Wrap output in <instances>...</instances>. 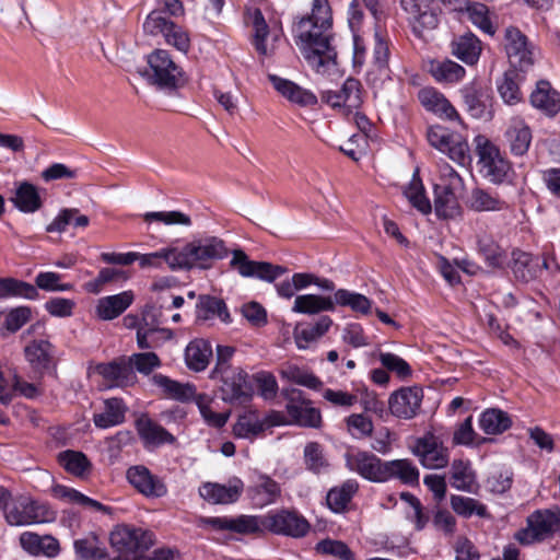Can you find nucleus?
<instances>
[{
    "mask_svg": "<svg viewBox=\"0 0 560 560\" xmlns=\"http://www.w3.org/2000/svg\"><path fill=\"white\" fill-rule=\"evenodd\" d=\"M332 15L328 0H313L312 12L294 25L298 45L307 61L318 73L336 66L337 51L332 45Z\"/></svg>",
    "mask_w": 560,
    "mask_h": 560,
    "instance_id": "obj_1",
    "label": "nucleus"
},
{
    "mask_svg": "<svg viewBox=\"0 0 560 560\" xmlns=\"http://www.w3.org/2000/svg\"><path fill=\"white\" fill-rule=\"evenodd\" d=\"M176 270L206 269L211 261L222 259L228 255L224 242L217 236H205L187 243L183 247H173Z\"/></svg>",
    "mask_w": 560,
    "mask_h": 560,
    "instance_id": "obj_2",
    "label": "nucleus"
},
{
    "mask_svg": "<svg viewBox=\"0 0 560 560\" xmlns=\"http://www.w3.org/2000/svg\"><path fill=\"white\" fill-rule=\"evenodd\" d=\"M148 67L141 72L147 82L165 93H174L183 88L187 78L184 70L164 49H155L147 57Z\"/></svg>",
    "mask_w": 560,
    "mask_h": 560,
    "instance_id": "obj_3",
    "label": "nucleus"
},
{
    "mask_svg": "<svg viewBox=\"0 0 560 560\" xmlns=\"http://www.w3.org/2000/svg\"><path fill=\"white\" fill-rule=\"evenodd\" d=\"M475 141L480 174L493 184L510 182L513 168L500 149L483 136H477Z\"/></svg>",
    "mask_w": 560,
    "mask_h": 560,
    "instance_id": "obj_4",
    "label": "nucleus"
},
{
    "mask_svg": "<svg viewBox=\"0 0 560 560\" xmlns=\"http://www.w3.org/2000/svg\"><path fill=\"white\" fill-rule=\"evenodd\" d=\"M4 517L11 526H26L51 522L56 513L43 502L28 495H19L14 499L11 497Z\"/></svg>",
    "mask_w": 560,
    "mask_h": 560,
    "instance_id": "obj_5",
    "label": "nucleus"
},
{
    "mask_svg": "<svg viewBox=\"0 0 560 560\" xmlns=\"http://www.w3.org/2000/svg\"><path fill=\"white\" fill-rule=\"evenodd\" d=\"M527 526L514 534V539L528 546L552 537L560 530V510H536L527 516Z\"/></svg>",
    "mask_w": 560,
    "mask_h": 560,
    "instance_id": "obj_6",
    "label": "nucleus"
},
{
    "mask_svg": "<svg viewBox=\"0 0 560 560\" xmlns=\"http://www.w3.org/2000/svg\"><path fill=\"white\" fill-rule=\"evenodd\" d=\"M427 139L430 145L447 154L457 164L465 166L470 163L469 145L462 135L436 125L428 128Z\"/></svg>",
    "mask_w": 560,
    "mask_h": 560,
    "instance_id": "obj_7",
    "label": "nucleus"
},
{
    "mask_svg": "<svg viewBox=\"0 0 560 560\" xmlns=\"http://www.w3.org/2000/svg\"><path fill=\"white\" fill-rule=\"evenodd\" d=\"M112 547L121 556L133 558L148 550L154 544V535L150 530L129 525L116 526L109 536Z\"/></svg>",
    "mask_w": 560,
    "mask_h": 560,
    "instance_id": "obj_8",
    "label": "nucleus"
},
{
    "mask_svg": "<svg viewBox=\"0 0 560 560\" xmlns=\"http://www.w3.org/2000/svg\"><path fill=\"white\" fill-rule=\"evenodd\" d=\"M281 395L287 400L285 409L291 421L301 427L317 428L322 422L320 412L312 406L304 392L294 388H282Z\"/></svg>",
    "mask_w": 560,
    "mask_h": 560,
    "instance_id": "obj_9",
    "label": "nucleus"
},
{
    "mask_svg": "<svg viewBox=\"0 0 560 560\" xmlns=\"http://www.w3.org/2000/svg\"><path fill=\"white\" fill-rule=\"evenodd\" d=\"M389 55L388 39L376 31L374 34L372 59L365 74L368 84L373 89H381L386 82L392 80Z\"/></svg>",
    "mask_w": 560,
    "mask_h": 560,
    "instance_id": "obj_10",
    "label": "nucleus"
},
{
    "mask_svg": "<svg viewBox=\"0 0 560 560\" xmlns=\"http://www.w3.org/2000/svg\"><path fill=\"white\" fill-rule=\"evenodd\" d=\"M504 49L510 63L521 70L527 71L535 61V46L530 44L517 27L509 26L504 31Z\"/></svg>",
    "mask_w": 560,
    "mask_h": 560,
    "instance_id": "obj_11",
    "label": "nucleus"
},
{
    "mask_svg": "<svg viewBox=\"0 0 560 560\" xmlns=\"http://www.w3.org/2000/svg\"><path fill=\"white\" fill-rule=\"evenodd\" d=\"M411 452L419 458L421 465L428 469L444 468L450 460L448 450L432 433H427L417 439L411 446Z\"/></svg>",
    "mask_w": 560,
    "mask_h": 560,
    "instance_id": "obj_12",
    "label": "nucleus"
},
{
    "mask_svg": "<svg viewBox=\"0 0 560 560\" xmlns=\"http://www.w3.org/2000/svg\"><path fill=\"white\" fill-rule=\"evenodd\" d=\"M261 525L275 534L294 538L304 537L310 530L306 518L289 510L269 513L262 518Z\"/></svg>",
    "mask_w": 560,
    "mask_h": 560,
    "instance_id": "obj_13",
    "label": "nucleus"
},
{
    "mask_svg": "<svg viewBox=\"0 0 560 560\" xmlns=\"http://www.w3.org/2000/svg\"><path fill=\"white\" fill-rule=\"evenodd\" d=\"M346 467L361 476L363 479L375 483L384 482L385 462L377 455L368 451L348 452L345 455Z\"/></svg>",
    "mask_w": 560,
    "mask_h": 560,
    "instance_id": "obj_14",
    "label": "nucleus"
},
{
    "mask_svg": "<svg viewBox=\"0 0 560 560\" xmlns=\"http://www.w3.org/2000/svg\"><path fill=\"white\" fill-rule=\"evenodd\" d=\"M126 479L133 489L149 499L163 498L168 492L164 480L144 465L130 466L126 471Z\"/></svg>",
    "mask_w": 560,
    "mask_h": 560,
    "instance_id": "obj_15",
    "label": "nucleus"
},
{
    "mask_svg": "<svg viewBox=\"0 0 560 560\" xmlns=\"http://www.w3.org/2000/svg\"><path fill=\"white\" fill-rule=\"evenodd\" d=\"M230 264L242 277H256L268 282H272L287 272V268L282 266L266 261L249 260L247 255L241 249L233 250V257Z\"/></svg>",
    "mask_w": 560,
    "mask_h": 560,
    "instance_id": "obj_16",
    "label": "nucleus"
},
{
    "mask_svg": "<svg viewBox=\"0 0 560 560\" xmlns=\"http://www.w3.org/2000/svg\"><path fill=\"white\" fill-rule=\"evenodd\" d=\"M247 373L240 366L234 371L218 376L220 380L221 398L230 404H243L250 398L252 387L247 381Z\"/></svg>",
    "mask_w": 560,
    "mask_h": 560,
    "instance_id": "obj_17",
    "label": "nucleus"
},
{
    "mask_svg": "<svg viewBox=\"0 0 560 560\" xmlns=\"http://www.w3.org/2000/svg\"><path fill=\"white\" fill-rule=\"evenodd\" d=\"M423 390L420 387H402L393 393L388 399V408L393 416L401 419L413 418L421 406Z\"/></svg>",
    "mask_w": 560,
    "mask_h": 560,
    "instance_id": "obj_18",
    "label": "nucleus"
},
{
    "mask_svg": "<svg viewBox=\"0 0 560 560\" xmlns=\"http://www.w3.org/2000/svg\"><path fill=\"white\" fill-rule=\"evenodd\" d=\"M438 0H401V7L410 15L413 30L421 33L423 30H433L438 26Z\"/></svg>",
    "mask_w": 560,
    "mask_h": 560,
    "instance_id": "obj_19",
    "label": "nucleus"
},
{
    "mask_svg": "<svg viewBox=\"0 0 560 560\" xmlns=\"http://www.w3.org/2000/svg\"><path fill=\"white\" fill-rule=\"evenodd\" d=\"M135 428L144 448L173 444L176 441L171 432L152 420L148 413H140L137 417Z\"/></svg>",
    "mask_w": 560,
    "mask_h": 560,
    "instance_id": "obj_20",
    "label": "nucleus"
},
{
    "mask_svg": "<svg viewBox=\"0 0 560 560\" xmlns=\"http://www.w3.org/2000/svg\"><path fill=\"white\" fill-rule=\"evenodd\" d=\"M243 489V481L238 478H233L228 485L205 482L199 488V494L203 500L212 504H230L238 500Z\"/></svg>",
    "mask_w": 560,
    "mask_h": 560,
    "instance_id": "obj_21",
    "label": "nucleus"
},
{
    "mask_svg": "<svg viewBox=\"0 0 560 560\" xmlns=\"http://www.w3.org/2000/svg\"><path fill=\"white\" fill-rule=\"evenodd\" d=\"M460 95L469 115L477 119L491 117V98L487 90L477 82H471L460 89Z\"/></svg>",
    "mask_w": 560,
    "mask_h": 560,
    "instance_id": "obj_22",
    "label": "nucleus"
},
{
    "mask_svg": "<svg viewBox=\"0 0 560 560\" xmlns=\"http://www.w3.org/2000/svg\"><path fill=\"white\" fill-rule=\"evenodd\" d=\"M505 142L513 155H524L532 143V130L526 121L518 116L512 117L504 132Z\"/></svg>",
    "mask_w": 560,
    "mask_h": 560,
    "instance_id": "obj_23",
    "label": "nucleus"
},
{
    "mask_svg": "<svg viewBox=\"0 0 560 560\" xmlns=\"http://www.w3.org/2000/svg\"><path fill=\"white\" fill-rule=\"evenodd\" d=\"M421 105L429 112L447 120H460L459 114L451 102L434 88H423L418 93Z\"/></svg>",
    "mask_w": 560,
    "mask_h": 560,
    "instance_id": "obj_24",
    "label": "nucleus"
},
{
    "mask_svg": "<svg viewBox=\"0 0 560 560\" xmlns=\"http://www.w3.org/2000/svg\"><path fill=\"white\" fill-rule=\"evenodd\" d=\"M247 495L255 508L275 503L281 495L279 483L267 475H258L247 489Z\"/></svg>",
    "mask_w": 560,
    "mask_h": 560,
    "instance_id": "obj_25",
    "label": "nucleus"
},
{
    "mask_svg": "<svg viewBox=\"0 0 560 560\" xmlns=\"http://www.w3.org/2000/svg\"><path fill=\"white\" fill-rule=\"evenodd\" d=\"M200 524L215 530H230L238 534H253L260 529L256 516L241 515L238 517H202Z\"/></svg>",
    "mask_w": 560,
    "mask_h": 560,
    "instance_id": "obj_26",
    "label": "nucleus"
},
{
    "mask_svg": "<svg viewBox=\"0 0 560 560\" xmlns=\"http://www.w3.org/2000/svg\"><path fill=\"white\" fill-rule=\"evenodd\" d=\"M529 100L532 106L546 116L553 117L560 112V93L548 81H538Z\"/></svg>",
    "mask_w": 560,
    "mask_h": 560,
    "instance_id": "obj_27",
    "label": "nucleus"
},
{
    "mask_svg": "<svg viewBox=\"0 0 560 560\" xmlns=\"http://www.w3.org/2000/svg\"><path fill=\"white\" fill-rule=\"evenodd\" d=\"M481 51V42L471 32L458 35L451 42L452 55L468 66L478 62Z\"/></svg>",
    "mask_w": 560,
    "mask_h": 560,
    "instance_id": "obj_28",
    "label": "nucleus"
},
{
    "mask_svg": "<svg viewBox=\"0 0 560 560\" xmlns=\"http://www.w3.org/2000/svg\"><path fill=\"white\" fill-rule=\"evenodd\" d=\"M509 265L514 277L522 282L534 280L540 271L539 258L517 248L513 249Z\"/></svg>",
    "mask_w": 560,
    "mask_h": 560,
    "instance_id": "obj_29",
    "label": "nucleus"
},
{
    "mask_svg": "<svg viewBox=\"0 0 560 560\" xmlns=\"http://www.w3.org/2000/svg\"><path fill=\"white\" fill-rule=\"evenodd\" d=\"M20 544L25 551L33 556L44 555L54 558L60 551L59 541L49 535L39 536L32 532H25L20 536Z\"/></svg>",
    "mask_w": 560,
    "mask_h": 560,
    "instance_id": "obj_30",
    "label": "nucleus"
},
{
    "mask_svg": "<svg viewBox=\"0 0 560 560\" xmlns=\"http://www.w3.org/2000/svg\"><path fill=\"white\" fill-rule=\"evenodd\" d=\"M132 291H124L98 300L96 314L103 320H112L120 316L133 302Z\"/></svg>",
    "mask_w": 560,
    "mask_h": 560,
    "instance_id": "obj_31",
    "label": "nucleus"
},
{
    "mask_svg": "<svg viewBox=\"0 0 560 560\" xmlns=\"http://www.w3.org/2000/svg\"><path fill=\"white\" fill-rule=\"evenodd\" d=\"M96 371L110 386L125 387L130 385L135 378L132 368L124 359L101 363L96 366Z\"/></svg>",
    "mask_w": 560,
    "mask_h": 560,
    "instance_id": "obj_32",
    "label": "nucleus"
},
{
    "mask_svg": "<svg viewBox=\"0 0 560 560\" xmlns=\"http://www.w3.org/2000/svg\"><path fill=\"white\" fill-rule=\"evenodd\" d=\"M428 71L436 82L446 84L457 83L466 74L463 66L447 58L430 60Z\"/></svg>",
    "mask_w": 560,
    "mask_h": 560,
    "instance_id": "obj_33",
    "label": "nucleus"
},
{
    "mask_svg": "<svg viewBox=\"0 0 560 560\" xmlns=\"http://www.w3.org/2000/svg\"><path fill=\"white\" fill-rule=\"evenodd\" d=\"M212 354L211 343L203 338H196L185 349L186 365L195 372L205 371L209 365Z\"/></svg>",
    "mask_w": 560,
    "mask_h": 560,
    "instance_id": "obj_34",
    "label": "nucleus"
},
{
    "mask_svg": "<svg viewBox=\"0 0 560 560\" xmlns=\"http://www.w3.org/2000/svg\"><path fill=\"white\" fill-rule=\"evenodd\" d=\"M196 317L199 322L212 320L219 318L222 323H231V315L226 304L222 299L200 295L196 305Z\"/></svg>",
    "mask_w": 560,
    "mask_h": 560,
    "instance_id": "obj_35",
    "label": "nucleus"
},
{
    "mask_svg": "<svg viewBox=\"0 0 560 560\" xmlns=\"http://www.w3.org/2000/svg\"><path fill=\"white\" fill-rule=\"evenodd\" d=\"M384 482L390 479H398L401 483L416 486L419 483V469L410 459H393L385 462Z\"/></svg>",
    "mask_w": 560,
    "mask_h": 560,
    "instance_id": "obj_36",
    "label": "nucleus"
},
{
    "mask_svg": "<svg viewBox=\"0 0 560 560\" xmlns=\"http://www.w3.org/2000/svg\"><path fill=\"white\" fill-rule=\"evenodd\" d=\"M273 88L290 102L296 103L301 106L315 105L317 97L290 80L279 78L277 75H269Z\"/></svg>",
    "mask_w": 560,
    "mask_h": 560,
    "instance_id": "obj_37",
    "label": "nucleus"
},
{
    "mask_svg": "<svg viewBox=\"0 0 560 560\" xmlns=\"http://www.w3.org/2000/svg\"><path fill=\"white\" fill-rule=\"evenodd\" d=\"M128 408L121 398H108L104 401V411L94 413L93 422L100 429H107L125 422Z\"/></svg>",
    "mask_w": 560,
    "mask_h": 560,
    "instance_id": "obj_38",
    "label": "nucleus"
},
{
    "mask_svg": "<svg viewBox=\"0 0 560 560\" xmlns=\"http://www.w3.org/2000/svg\"><path fill=\"white\" fill-rule=\"evenodd\" d=\"M459 188H448L435 186L434 209L439 218L455 219L462 213V209L456 196Z\"/></svg>",
    "mask_w": 560,
    "mask_h": 560,
    "instance_id": "obj_39",
    "label": "nucleus"
},
{
    "mask_svg": "<svg viewBox=\"0 0 560 560\" xmlns=\"http://www.w3.org/2000/svg\"><path fill=\"white\" fill-rule=\"evenodd\" d=\"M11 201L24 213H34L39 210L43 205L38 188L28 182H21L16 185Z\"/></svg>",
    "mask_w": 560,
    "mask_h": 560,
    "instance_id": "obj_40",
    "label": "nucleus"
},
{
    "mask_svg": "<svg viewBox=\"0 0 560 560\" xmlns=\"http://www.w3.org/2000/svg\"><path fill=\"white\" fill-rule=\"evenodd\" d=\"M335 302L331 296L318 294L298 295L294 300L292 311L294 313L315 315L322 312H332Z\"/></svg>",
    "mask_w": 560,
    "mask_h": 560,
    "instance_id": "obj_41",
    "label": "nucleus"
},
{
    "mask_svg": "<svg viewBox=\"0 0 560 560\" xmlns=\"http://www.w3.org/2000/svg\"><path fill=\"white\" fill-rule=\"evenodd\" d=\"M358 490L359 483L355 479H347L340 486L331 488L326 497L329 509L336 513L345 512Z\"/></svg>",
    "mask_w": 560,
    "mask_h": 560,
    "instance_id": "obj_42",
    "label": "nucleus"
},
{
    "mask_svg": "<svg viewBox=\"0 0 560 560\" xmlns=\"http://www.w3.org/2000/svg\"><path fill=\"white\" fill-rule=\"evenodd\" d=\"M74 551L81 560H107L108 555L106 548L100 541L94 533L75 539L73 542Z\"/></svg>",
    "mask_w": 560,
    "mask_h": 560,
    "instance_id": "obj_43",
    "label": "nucleus"
},
{
    "mask_svg": "<svg viewBox=\"0 0 560 560\" xmlns=\"http://www.w3.org/2000/svg\"><path fill=\"white\" fill-rule=\"evenodd\" d=\"M511 425L512 420L508 412L497 408L485 410L479 418V427L486 434H501Z\"/></svg>",
    "mask_w": 560,
    "mask_h": 560,
    "instance_id": "obj_44",
    "label": "nucleus"
},
{
    "mask_svg": "<svg viewBox=\"0 0 560 560\" xmlns=\"http://www.w3.org/2000/svg\"><path fill=\"white\" fill-rule=\"evenodd\" d=\"M38 290L35 285L15 278H0V300L11 298L38 299Z\"/></svg>",
    "mask_w": 560,
    "mask_h": 560,
    "instance_id": "obj_45",
    "label": "nucleus"
},
{
    "mask_svg": "<svg viewBox=\"0 0 560 560\" xmlns=\"http://www.w3.org/2000/svg\"><path fill=\"white\" fill-rule=\"evenodd\" d=\"M54 347L47 340H34L25 348V357L37 371L47 370L52 361Z\"/></svg>",
    "mask_w": 560,
    "mask_h": 560,
    "instance_id": "obj_46",
    "label": "nucleus"
},
{
    "mask_svg": "<svg viewBox=\"0 0 560 560\" xmlns=\"http://www.w3.org/2000/svg\"><path fill=\"white\" fill-rule=\"evenodd\" d=\"M331 325L332 320L329 316H322L314 325L304 328L296 327L294 330V339L298 348L306 349L311 342L324 336Z\"/></svg>",
    "mask_w": 560,
    "mask_h": 560,
    "instance_id": "obj_47",
    "label": "nucleus"
},
{
    "mask_svg": "<svg viewBox=\"0 0 560 560\" xmlns=\"http://www.w3.org/2000/svg\"><path fill=\"white\" fill-rule=\"evenodd\" d=\"M478 252L481 254L488 264L492 268H503L506 262V255L504 249L488 235L477 236Z\"/></svg>",
    "mask_w": 560,
    "mask_h": 560,
    "instance_id": "obj_48",
    "label": "nucleus"
},
{
    "mask_svg": "<svg viewBox=\"0 0 560 560\" xmlns=\"http://www.w3.org/2000/svg\"><path fill=\"white\" fill-rule=\"evenodd\" d=\"M453 511L465 518L477 515L481 518H490L487 506L480 501L463 495H452L450 499Z\"/></svg>",
    "mask_w": 560,
    "mask_h": 560,
    "instance_id": "obj_49",
    "label": "nucleus"
},
{
    "mask_svg": "<svg viewBox=\"0 0 560 560\" xmlns=\"http://www.w3.org/2000/svg\"><path fill=\"white\" fill-rule=\"evenodd\" d=\"M469 207L475 211H500L506 208V202L497 194H491L481 188L471 190L469 197Z\"/></svg>",
    "mask_w": 560,
    "mask_h": 560,
    "instance_id": "obj_50",
    "label": "nucleus"
},
{
    "mask_svg": "<svg viewBox=\"0 0 560 560\" xmlns=\"http://www.w3.org/2000/svg\"><path fill=\"white\" fill-rule=\"evenodd\" d=\"M404 195L412 207L421 213L428 214L431 212L432 206L429 198L425 196V190L418 172L413 174L410 183L404 189Z\"/></svg>",
    "mask_w": 560,
    "mask_h": 560,
    "instance_id": "obj_51",
    "label": "nucleus"
},
{
    "mask_svg": "<svg viewBox=\"0 0 560 560\" xmlns=\"http://www.w3.org/2000/svg\"><path fill=\"white\" fill-rule=\"evenodd\" d=\"M89 218L84 214H80L75 208L62 209L58 215L46 226V231L52 232H65L67 226L72 223L75 228H85L89 225Z\"/></svg>",
    "mask_w": 560,
    "mask_h": 560,
    "instance_id": "obj_52",
    "label": "nucleus"
},
{
    "mask_svg": "<svg viewBox=\"0 0 560 560\" xmlns=\"http://www.w3.org/2000/svg\"><path fill=\"white\" fill-rule=\"evenodd\" d=\"M174 334L168 328H144L137 330V343L140 349H154L173 338Z\"/></svg>",
    "mask_w": 560,
    "mask_h": 560,
    "instance_id": "obj_53",
    "label": "nucleus"
},
{
    "mask_svg": "<svg viewBox=\"0 0 560 560\" xmlns=\"http://www.w3.org/2000/svg\"><path fill=\"white\" fill-rule=\"evenodd\" d=\"M58 462L68 472L78 477H82L91 469L90 460L85 454L79 451L67 450L60 452Z\"/></svg>",
    "mask_w": 560,
    "mask_h": 560,
    "instance_id": "obj_54",
    "label": "nucleus"
},
{
    "mask_svg": "<svg viewBox=\"0 0 560 560\" xmlns=\"http://www.w3.org/2000/svg\"><path fill=\"white\" fill-rule=\"evenodd\" d=\"M475 483V474L468 462L455 459L451 468V485L453 488L470 492Z\"/></svg>",
    "mask_w": 560,
    "mask_h": 560,
    "instance_id": "obj_55",
    "label": "nucleus"
},
{
    "mask_svg": "<svg viewBox=\"0 0 560 560\" xmlns=\"http://www.w3.org/2000/svg\"><path fill=\"white\" fill-rule=\"evenodd\" d=\"M334 302L335 305L349 306L352 311L362 314H369L372 306L371 300L365 295L346 289H339L335 292Z\"/></svg>",
    "mask_w": 560,
    "mask_h": 560,
    "instance_id": "obj_56",
    "label": "nucleus"
},
{
    "mask_svg": "<svg viewBox=\"0 0 560 560\" xmlns=\"http://www.w3.org/2000/svg\"><path fill=\"white\" fill-rule=\"evenodd\" d=\"M264 431V423L255 412L241 415L233 425V434L238 439H253Z\"/></svg>",
    "mask_w": 560,
    "mask_h": 560,
    "instance_id": "obj_57",
    "label": "nucleus"
},
{
    "mask_svg": "<svg viewBox=\"0 0 560 560\" xmlns=\"http://www.w3.org/2000/svg\"><path fill=\"white\" fill-rule=\"evenodd\" d=\"M280 375L283 380L305 386L307 388L317 389L322 386L320 380L313 373L293 364L282 366L280 369Z\"/></svg>",
    "mask_w": 560,
    "mask_h": 560,
    "instance_id": "obj_58",
    "label": "nucleus"
},
{
    "mask_svg": "<svg viewBox=\"0 0 560 560\" xmlns=\"http://www.w3.org/2000/svg\"><path fill=\"white\" fill-rule=\"evenodd\" d=\"M315 551L323 556H330L339 560H355L354 553L341 540L326 538L315 545Z\"/></svg>",
    "mask_w": 560,
    "mask_h": 560,
    "instance_id": "obj_59",
    "label": "nucleus"
},
{
    "mask_svg": "<svg viewBox=\"0 0 560 560\" xmlns=\"http://www.w3.org/2000/svg\"><path fill=\"white\" fill-rule=\"evenodd\" d=\"M153 382L162 388L166 395L177 400H187L194 393L192 386L180 384L162 374H155Z\"/></svg>",
    "mask_w": 560,
    "mask_h": 560,
    "instance_id": "obj_60",
    "label": "nucleus"
},
{
    "mask_svg": "<svg viewBox=\"0 0 560 560\" xmlns=\"http://www.w3.org/2000/svg\"><path fill=\"white\" fill-rule=\"evenodd\" d=\"M342 94V103L346 104V109L351 112L358 109L363 103V89L358 79L348 78L340 88Z\"/></svg>",
    "mask_w": 560,
    "mask_h": 560,
    "instance_id": "obj_61",
    "label": "nucleus"
},
{
    "mask_svg": "<svg viewBox=\"0 0 560 560\" xmlns=\"http://www.w3.org/2000/svg\"><path fill=\"white\" fill-rule=\"evenodd\" d=\"M518 74L515 71L504 73L501 81L498 82V91L504 103L513 105L522 100V94L516 81Z\"/></svg>",
    "mask_w": 560,
    "mask_h": 560,
    "instance_id": "obj_62",
    "label": "nucleus"
},
{
    "mask_svg": "<svg viewBox=\"0 0 560 560\" xmlns=\"http://www.w3.org/2000/svg\"><path fill=\"white\" fill-rule=\"evenodd\" d=\"M466 13L469 21L488 35H493L495 30L489 16L487 5L482 3H472L467 5Z\"/></svg>",
    "mask_w": 560,
    "mask_h": 560,
    "instance_id": "obj_63",
    "label": "nucleus"
},
{
    "mask_svg": "<svg viewBox=\"0 0 560 560\" xmlns=\"http://www.w3.org/2000/svg\"><path fill=\"white\" fill-rule=\"evenodd\" d=\"M147 223L160 222L165 225H191V219L188 214L180 211H153L143 214Z\"/></svg>",
    "mask_w": 560,
    "mask_h": 560,
    "instance_id": "obj_64",
    "label": "nucleus"
}]
</instances>
